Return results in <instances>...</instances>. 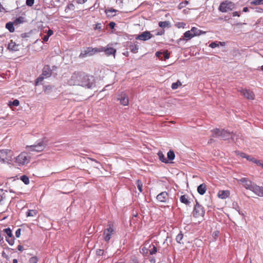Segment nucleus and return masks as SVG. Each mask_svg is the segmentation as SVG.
<instances>
[{"label":"nucleus","instance_id":"obj_1","mask_svg":"<svg viewBox=\"0 0 263 263\" xmlns=\"http://www.w3.org/2000/svg\"><path fill=\"white\" fill-rule=\"evenodd\" d=\"M68 84L70 86H80L88 89L96 86L93 76L81 71L74 72L68 80Z\"/></svg>","mask_w":263,"mask_h":263},{"label":"nucleus","instance_id":"obj_2","mask_svg":"<svg viewBox=\"0 0 263 263\" xmlns=\"http://www.w3.org/2000/svg\"><path fill=\"white\" fill-rule=\"evenodd\" d=\"M14 152L9 149L0 150V162L4 163L10 164L14 158Z\"/></svg>","mask_w":263,"mask_h":263},{"label":"nucleus","instance_id":"obj_3","mask_svg":"<svg viewBox=\"0 0 263 263\" xmlns=\"http://www.w3.org/2000/svg\"><path fill=\"white\" fill-rule=\"evenodd\" d=\"M30 160V157L26 152L21 153L17 157L14 158V162L18 166H23L28 164Z\"/></svg>","mask_w":263,"mask_h":263},{"label":"nucleus","instance_id":"obj_4","mask_svg":"<svg viewBox=\"0 0 263 263\" xmlns=\"http://www.w3.org/2000/svg\"><path fill=\"white\" fill-rule=\"evenodd\" d=\"M47 141L45 139H42L37 144L34 145L27 146V147L30 148V151L41 152L44 150L46 145Z\"/></svg>","mask_w":263,"mask_h":263},{"label":"nucleus","instance_id":"obj_5","mask_svg":"<svg viewBox=\"0 0 263 263\" xmlns=\"http://www.w3.org/2000/svg\"><path fill=\"white\" fill-rule=\"evenodd\" d=\"M99 52H100L99 48H92V47H88L80 53L79 57L80 59H83L88 56H92L95 54Z\"/></svg>","mask_w":263,"mask_h":263},{"label":"nucleus","instance_id":"obj_6","mask_svg":"<svg viewBox=\"0 0 263 263\" xmlns=\"http://www.w3.org/2000/svg\"><path fill=\"white\" fill-rule=\"evenodd\" d=\"M115 233L114 225L112 224H108L107 228L104 230L103 234V239L106 242H108L111 237Z\"/></svg>","mask_w":263,"mask_h":263},{"label":"nucleus","instance_id":"obj_7","mask_svg":"<svg viewBox=\"0 0 263 263\" xmlns=\"http://www.w3.org/2000/svg\"><path fill=\"white\" fill-rule=\"evenodd\" d=\"M205 214V211L202 206L196 201V204L193 211V217L197 218H203Z\"/></svg>","mask_w":263,"mask_h":263},{"label":"nucleus","instance_id":"obj_8","mask_svg":"<svg viewBox=\"0 0 263 263\" xmlns=\"http://www.w3.org/2000/svg\"><path fill=\"white\" fill-rule=\"evenodd\" d=\"M213 136L220 137L223 140H227L230 138H232V133H229L225 130H220L219 129H215L212 131Z\"/></svg>","mask_w":263,"mask_h":263},{"label":"nucleus","instance_id":"obj_9","mask_svg":"<svg viewBox=\"0 0 263 263\" xmlns=\"http://www.w3.org/2000/svg\"><path fill=\"white\" fill-rule=\"evenodd\" d=\"M234 7L235 5L233 2L226 1L220 4L219 7V10L222 12H226L232 10Z\"/></svg>","mask_w":263,"mask_h":263},{"label":"nucleus","instance_id":"obj_10","mask_svg":"<svg viewBox=\"0 0 263 263\" xmlns=\"http://www.w3.org/2000/svg\"><path fill=\"white\" fill-rule=\"evenodd\" d=\"M3 232L7 234L6 241L10 245L13 246L14 243V237L13 236L12 231L10 228L4 229Z\"/></svg>","mask_w":263,"mask_h":263},{"label":"nucleus","instance_id":"obj_11","mask_svg":"<svg viewBox=\"0 0 263 263\" xmlns=\"http://www.w3.org/2000/svg\"><path fill=\"white\" fill-rule=\"evenodd\" d=\"M237 181L242 184L243 186L247 189L251 191L254 183L252 182L247 178H242L238 179Z\"/></svg>","mask_w":263,"mask_h":263},{"label":"nucleus","instance_id":"obj_12","mask_svg":"<svg viewBox=\"0 0 263 263\" xmlns=\"http://www.w3.org/2000/svg\"><path fill=\"white\" fill-rule=\"evenodd\" d=\"M239 92L247 99L253 100L255 99L254 92L250 89H241Z\"/></svg>","mask_w":263,"mask_h":263},{"label":"nucleus","instance_id":"obj_13","mask_svg":"<svg viewBox=\"0 0 263 263\" xmlns=\"http://www.w3.org/2000/svg\"><path fill=\"white\" fill-rule=\"evenodd\" d=\"M99 50H100V52L104 51L107 56H110L112 55L114 57H115L116 49L112 47H101L99 48Z\"/></svg>","mask_w":263,"mask_h":263},{"label":"nucleus","instance_id":"obj_14","mask_svg":"<svg viewBox=\"0 0 263 263\" xmlns=\"http://www.w3.org/2000/svg\"><path fill=\"white\" fill-rule=\"evenodd\" d=\"M153 35L149 31H146L143 32L141 34L138 35L137 37H136L137 40H141V41H146L151 38H152Z\"/></svg>","mask_w":263,"mask_h":263},{"label":"nucleus","instance_id":"obj_15","mask_svg":"<svg viewBox=\"0 0 263 263\" xmlns=\"http://www.w3.org/2000/svg\"><path fill=\"white\" fill-rule=\"evenodd\" d=\"M251 191L258 196L263 197V187L259 186L256 184H254Z\"/></svg>","mask_w":263,"mask_h":263},{"label":"nucleus","instance_id":"obj_16","mask_svg":"<svg viewBox=\"0 0 263 263\" xmlns=\"http://www.w3.org/2000/svg\"><path fill=\"white\" fill-rule=\"evenodd\" d=\"M168 197V194L166 192H162L157 196V199L161 202H165Z\"/></svg>","mask_w":263,"mask_h":263},{"label":"nucleus","instance_id":"obj_17","mask_svg":"<svg viewBox=\"0 0 263 263\" xmlns=\"http://www.w3.org/2000/svg\"><path fill=\"white\" fill-rule=\"evenodd\" d=\"M218 197L222 199H224L230 196V192L228 190H220L217 194Z\"/></svg>","mask_w":263,"mask_h":263},{"label":"nucleus","instance_id":"obj_18","mask_svg":"<svg viewBox=\"0 0 263 263\" xmlns=\"http://www.w3.org/2000/svg\"><path fill=\"white\" fill-rule=\"evenodd\" d=\"M52 74V71L49 65H45L43 68L42 74L46 77H49Z\"/></svg>","mask_w":263,"mask_h":263},{"label":"nucleus","instance_id":"obj_19","mask_svg":"<svg viewBox=\"0 0 263 263\" xmlns=\"http://www.w3.org/2000/svg\"><path fill=\"white\" fill-rule=\"evenodd\" d=\"M8 49L10 50L16 51L18 50V45L11 40L8 45Z\"/></svg>","mask_w":263,"mask_h":263},{"label":"nucleus","instance_id":"obj_20","mask_svg":"<svg viewBox=\"0 0 263 263\" xmlns=\"http://www.w3.org/2000/svg\"><path fill=\"white\" fill-rule=\"evenodd\" d=\"M191 31L194 35V36H199L201 34H204L206 33V31H203L201 30L198 29L197 28L193 27L191 28Z\"/></svg>","mask_w":263,"mask_h":263},{"label":"nucleus","instance_id":"obj_21","mask_svg":"<svg viewBox=\"0 0 263 263\" xmlns=\"http://www.w3.org/2000/svg\"><path fill=\"white\" fill-rule=\"evenodd\" d=\"M118 99L120 100V103L122 105L126 106L128 104V98L125 94H122L121 97Z\"/></svg>","mask_w":263,"mask_h":263},{"label":"nucleus","instance_id":"obj_22","mask_svg":"<svg viewBox=\"0 0 263 263\" xmlns=\"http://www.w3.org/2000/svg\"><path fill=\"white\" fill-rule=\"evenodd\" d=\"M206 190V185L205 183H202L199 185L197 187L198 193L201 195H203L205 193Z\"/></svg>","mask_w":263,"mask_h":263},{"label":"nucleus","instance_id":"obj_23","mask_svg":"<svg viewBox=\"0 0 263 263\" xmlns=\"http://www.w3.org/2000/svg\"><path fill=\"white\" fill-rule=\"evenodd\" d=\"M180 201L181 203L187 205H190L191 203L188 196L186 195H181L180 197Z\"/></svg>","mask_w":263,"mask_h":263},{"label":"nucleus","instance_id":"obj_24","mask_svg":"<svg viewBox=\"0 0 263 263\" xmlns=\"http://www.w3.org/2000/svg\"><path fill=\"white\" fill-rule=\"evenodd\" d=\"M106 15L109 17H112L116 15L117 10L113 8H109L105 11Z\"/></svg>","mask_w":263,"mask_h":263},{"label":"nucleus","instance_id":"obj_25","mask_svg":"<svg viewBox=\"0 0 263 263\" xmlns=\"http://www.w3.org/2000/svg\"><path fill=\"white\" fill-rule=\"evenodd\" d=\"M184 37L186 41L189 40L194 37V35L193 33V32L191 31V29L185 32L184 33Z\"/></svg>","mask_w":263,"mask_h":263},{"label":"nucleus","instance_id":"obj_26","mask_svg":"<svg viewBox=\"0 0 263 263\" xmlns=\"http://www.w3.org/2000/svg\"><path fill=\"white\" fill-rule=\"evenodd\" d=\"M37 213V211L35 210H29L26 213V216L27 217L35 216Z\"/></svg>","mask_w":263,"mask_h":263},{"label":"nucleus","instance_id":"obj_27","mask_svg":"<svg viewBox=\"0 0 263 263\" xmlns=\"http://www.w3.org/2000/svg\"><path fill=\"white\" fill-rule=\"evenodd\" d=\"M158 155L159 156V159L162 162L167 163H168L167 160L165 158L164 155H163V153L161 151H159L158 153Z\"/></svg>","mask_w":263,"mask_h":263},{"label":"nucleus","instance_id":"obj_28","mask_svg":"<svg viewBox=\"0 0 263 263\" xmlns=\"http://www.w3.org/2000/svg\"><path fill=\"white\" fill-rule=\"evenodd\" d=\"M13 24L12 22L7 23L6 25V28L10 32H13L14 31V28Z\"/></svg>","mask_w":263,"mask_h":263},{"label":"nucleus","instance_id":"obj_29","mask_svg":"<svg viewBox=\"0 0 263 263\" xmlns=\"http://www.w3.org/2000/svg\"><path fill=\"white\" fill-rule=\"evenodd\" d=\"M181 85L182 83L179 80H178L176 82L172 83L171 88L172 89L175 90Z\"/></svg>","mask_w":263,"mask_h":263},{"label":"nucleus","instance_id":"obj_30","mask_svg":"<svg viewBox=\"0 0 263 263\" xmlns=\"http://www.w3.org/2000/svg\"><path fill=\"white\" fill-rule=\"evenodd\" d=\"M20 104V102L18 100H14V101H9L8 102V106L10 107H12V106H18Z\"/></svg>","mask_w":263,"mask_h":263},{"label":"nucleus","instance_id":"obj_31","mask_svg":"<svg viewBox=\"0 0 263 263\" xmlns=\"http://www.w3.org/2000/svg\"><path fill=\"white\" fill-rule=\"evenodd\" d=\"M136 185L137 186V187L139 190V191H140V192H142L143 191V183L142 182V181L140 180H137L136 181Z\"/></svg>","mask_w":263,"mask_h":263},{"label":"nucleus","instance_id":"obj_32","mask_svg":"<svg viewBox=\"0 0 263 263\" xmlns=\"http://www.w3.org/2000/svg\"><path fill=\"white\" fill-rule=\"evenodd\" d=\"M167 155V158L170 160H174L175 157L174 152L172 150L168 152Z\"/></svg>","mask_w":263,"mask_h":263},{"label":"nucleus","instance_id":"obj_33","mask_svg":"<svg viewBox=\"0 0 263 263\" xmlns=\"http://www.w3.org/2000/svg\"><path fill=\"white\" fill-rule=\"evenodd\" d=\"M129 49L130 51L133 53H137L138 52V48L136 44H131L129 46Z\"/></svg>","mask_w":263,"mask_h":263},{"label":"nucleus","instance_id":"obj_34","mask_svg":"<svg viewBox=\"0 0 263 263\" xmlns=\"http://www.w3.org/2000/svg\"><path fill=\"white\" fill-rule=\"evenodd\" d=\"M21 180L26 184H28L29 183V178L26 175L22 176Z\"/></svg>","mask_w":263,"mask_h":263},{"label":"nucleus","instance_id":"obj_35","mask_svg":"<svg viewBox=\"0 0 263 263\" xmlns=\"http://www.w3.org/2000/svg\"><path fill=\"white\" fill-rule=\"evenodd\" d=\"M183 237V235L181 233L178 234L176 238V240L177 242L179 243H183L182 242Z\"/></svg>","mask_w":263,"mask_h":263},{"label":"nucleus","instance_id":"obj_36","mask_svg":"<svg viewBox=\"0 0 263 263\" xmlns=\"http://www.w3.org/2000/svg\"><path fill=\"white\" fill-rule=\"evenodd\" d=\"M159 27L161 28H165L169 26V22L168 21L160 22L159 23Z\"/></svg>","mask_w":263,"mask_h":263},{"label":"nucleus","instance_id":"obj_37","mask_svg":"<svg viewBox=\"0 0 263 263\" xmlns=\"http://www.w3.org/2000/svg\"><path fill=\"white\" fill-rule=\"evenodd\" d=\"M252 5H259L263 4V0H254L250 3Z\"/></svg>","mask_w":263,"mask_h":263},{"label":"nucleus","instance_id":"obj_38","mask_svg":"<svg viewBox=\"0 0 263 263\" xmlns=\"http://www.w3.org/2000/svg\"><path fill=\"white\" fill-rule=\"evenodd\" d=\"M39 261V259L36 256H33L31 257L29 260V263H37Z\"/></svg>","mask_w":263,"mask_h":263},{"label":"nucleus","instance_id":"obj_39","mask_svg":"<svg viewBox=\"0 0 263 263\" xmlns=\"http://www.w3.org/2000/svg\"><path fill=\"white\" fill-rule=\"evenodd\" d=\"M157 251V248L154 245H152V248L149 250V253L151 255H153L156 253Z\"/></svg>","mask_w":263,"mask_h":263},{"label":"nucleus","instance_id":"obj_40","mask_svg":"<svg viewBox=\"0 0 263 263\" xmlns=\"http://www.w3.org/2000/svg\"><path fill=\"white\" fill-rule=\"evenodd\" d=\"M235 153H236V155L237 156L243 158H246V155H247L246 154H245L244 153L240 152L239 151H236Z\"/></svg>","mask_w":263,"mask_h":263},{"label":"nucleus","instance_id":"obj_41","mask_svg":"<svg viewBox=\"0 0 263 263\" xmlns=\"http://www.w3.org/2000/svg\"><path fill=\"white\" fill-rule=\"evenodd\" d=\"M254 160V162L253 163H255L256 165H257L258 166H262V164H263V161L262 160H257L255 158Z\"/></svg>","mask_w":263,"mask_h":263},{"label":"nucleus","instance_id":"obj_42","mask_svg":"<svg viewBox=\"0 0 263 263\" xmlns=\"http://www.w3.org/2000/svg\"><path fill=\"white\" fill-rule=\"evenodd\" d=\"M162 54L164 55V58L165 60L168 59L170 58V53L168 52L167 50L164 51L163 52H162Z\"/></svg>","mask_w":263,"mask_h":263},{"label":"nucleus","instance_id":"obj_43","mask_svg":"<svg viewBox=\"0 0 263 263\" xmlns=\"http://www.w3.org/2000/svg\"><path fill=\"white\" fill-rule=\"evenodd\" d=\"M44 80V77L42 76L39 77L35 81V85H38L40 83L42 82Z\"/></svg>","mask_w":263,"mask_h":263},{"label":"nucleus","instance_id":"obj_44","mask_svg":"<svg viewBox=\"0 0 263 263\" xmlns=\"http://www.w3.org/2000/svg\"><path fill=\"white\" fill-rule=\"evenodd\" d=\"M188 4H189V1H185L182 2L181 3H180V4L178 6V7L179 9H181L182 7H184L185 5H187Z\"/></svg>","mask_w":263,"mask_h":263},{"label":"nucleus","instance_id":"obj_45","mask_svg":"<svg viewBox=\"0 0 263 263\" xmlns=\"http://www.w3.org/2000/svg\"><path fill=\"white\" fill-rule=\"evenodd\" d=\"M23 18L22 17H18V18H16L14 22V24L15 25H18L20 23H22L23 22Z\"/></svg>","mask_w":263,"mask_h":263},{"label":"nucleus","instance_id":"obj_46","mask_svg":"<svg viewBox=\"0 0 263 263\" xmlns=\"http://www.w3.org/2000/svg\"><path fill=\"white\" fill-rule=\"evenodd\" d=\"M34 3V0H26V5L28 6L31 7L33 6Z\"/></svg>","mask_w":263,"mask_h":263},{"label":"nucleus","instance_id":"obj_47","mask_svg":"<svg viewBox=\"0 0 263 263\" xmlns=\"http://www.w3.org/2000/svg\"><path fill=\"white\" fill-rule=\"evenodd\" d=\"M102 28V25L101 23H97L95 25V27H94L95 30H101Z\"/></svg>","mask_w":263,"mask_h":263},{"label":"nucleus","instance_id":"obj_48","mask_svg":"<svg viewBox=\"0 0 263 263\" xmlns=\"http://www.w3.org/2000/svg\"><path fill=\"white\" fill-rule=\"evenodd\" d=\"M218 46V43H216V42H212V43L210 44V45H209V46H210V47H211L212 48H215V47H217Z\"/></svg>","mask_w":263,"mask_h":263},{"label":"nucleus","instance_id":"obj_49","mask_svg":"<svg viewBox=\"0 0 263 263\" xmlns=\"http://www.w3.org/2000/svg\"><path fill=\"white\" fill-rule=\"evenodd\" d=\"M246 159H247V160L248 161H252V162H254L253 160L255 159V158H254L251 156L247 155L246 157Z\"/></svg>","mask_w":263,"mask_h":263},{"label":"nucleus","instance_id":"obj_50","mask_svg":"<svg viewBox=\"0 0 263 263\" xmlns=\"http://www.w3.org/2000/svg\"><path fill=\"white\" fill-rule=\"evenodd\" d=\"M21 234V229H18L15 232V236L16 237L18 238L20 237Z\"/></svg>","mask_w":263,"mask_h":263},{"label":"nucleus","instance_id":"obj_51","mask_svg":"<svg viewBox=\"0 0 263 263\" xmlns=\"http://www.w3.org/2000/svg\"><path fill=\"white\" fill-rule=\"evenodd\" d=\"M162 54V52H160V51H157L156 52V56L159 58L160 59H162V57H161V55Z\"/></svg>","mask_w":263,"mask_h":263},{"label":"nucleus","instance_id":"obj_52","mask_svg":"<svg viewBox=\"0 0 263 263\" xmlns=\"http://www.w3.org/2000/svg\"><path fill=\"white\" fill-rule=\"evenodd\" d=\"M116 25V23L114 22H111L109 23L108 26L111 29H114Z\"/></svg>","mask_w":263,"mask_h":263},{"label":"nucleus","instance_id":"obj_53","mask_svg":"<svg viewBox=\"0 0 263 263\" xmlns=\"http://www.w3.org/2000/svg\"><path fill=\"white\" fill-rule=\"evenodd\" d=\"M78 4H82L87 2V0H75Z\"/></svg>","mask_w":263,"mask_h":263},{"label":"nucleus","instance_id":"obj_54","mask_svg":"<svg viewBox=\"0 0 263 263\" xmlns=\"http://www.w3.org/2000/svg\"><path fill=\"white\" fill-rule=\"evenodd\" d=\"M52 34H53V31L52 30H51V29H49L48 32H47V35H48L49 37L51 35H52Z\"/></svg>","mask_w":263,"mask_h":263},{"label":"nucleus","instance_id":"obj_55","mask_svg":"<svg viewBox=\"0 0 263 263\" xmlns=\"http://www.w3.org/2000/svg\"><path fill=\"white\" fill-rule=\"evenodd\" d=\"M17 249L18 251L22 252L24 250V247L21 245H18L17 247Z\"/></svg>","mask_w":263,"mask_h":263},{"label":"nucleus","instance_id":"obj_56","mask_svg":"<svg viewBox=\"0 0 263 263\" xmlns=\"http://www.w3.org/2000/svg\"><path fill=\"white\" fill-rule=\"evenodd\" d=\"M49 37L48 35H46L43 37V40L44 42H47L48 40Z\"/></svg>","mask_w":263,"mask_h":263},{"label":"nucleus","instance_id":"obj_57","mask_svg":"<svg viewBox=\"0 0 263 263\" xmlns=\"http://www.w3.org/2000/svg\"><path fill=\"white\" fill-rule=\"evenodd\" d=\"M240 15L239 13L237 11H235L233 12V16H239Z\"/></svg>","mask_w":263,"mask_h":263},{"label":"nucleus","instance_id":"obj_58","mask_svg":"<svg viewBox=\"0 0 263 263\" xmlns=\"http://www.w3.org/2000/svg\"><path fill=\"white\" fill-rule=\"evenodd\" d=\"M21 37L23 38L28 37V34L26 33H24L21 34Z\"/></svg>","mask_w":263,"mask_h":263},{"label":"nucleus","instance_id":"obj_59","mask_svg":"<svg viewBox=\"0 0 263 263\" xmlns=\"http://www.w3.org/2000/svg\"><path fill=\"white\" fill-rule=\"evenodd\" d=\"M218 45H220L221 46H224V45H225V42H219L218 43Z\"/></svg>","mask_w":263,"mask_h":263},{"label":"nucleus","instance_id":"obj_60","mask_svg":"<svg viewBox=\"0 0 263 263\" xmlns=\"http://www.w3.org/2000/svg\"><path fill=\"white\" fill-rule=\"evenodd\" d=\"M248 10H248V7H244V8H243V12H248Z\"/></svg>","mask_w":263,"mask_h":263},{"label":"nucleus","instance_id":"obj_61","mask_svg":"<svg viewBox=\"0 0 263 263\" xmlns=\"http://www.w3.org/2000/svg\"><path fill=\"white\" fill-rule=\"evenodd\" d=\"M12 262L13 263H18L17 260L16 259H13Z\"/></svg>","mask_w":263,"mask_h":263},{"label":"nucleus","instance_id":"obj_62","mask_svg":"<svg viewBox=\"0 0 263 263\" xmlns=\"http://www.w3.org/2000/svg\"><path fill=\"white\" fill-rule=\"evenodd\" d=\"M164 32V30H163V31H162L161 33L160 32H159L157 34V35H162V34H163Z\"/></svg>","mask_w":263,"mask_h":263},{"label":"nucleus","instance_id":"obj_63","mask_svg":"<svg viewBox=\"0 0 263 263\" xmlns=\"http://www.w3.org/2000/svg\"><path fill=\"white\" fill-rule=\"evenodd\" d=\"M3 7L2 5V4L0 3V11H2V9H3Z\"/></svg>","mask_w":263,"mask_h":263},{"label":"nucleus","instance_id":"obj_64","mask_svg":"<svg viewBox=\"0 0 263 263\" xmlns=\"http://www.w3.org/2000/svg\"><path fill=\"white\" fill-rule=\"evenodd\" d=\"M260 69L262 71H263V65L260 67Z\"/></svg>","mask_w":263,"mask_h":263}]
</instances>
